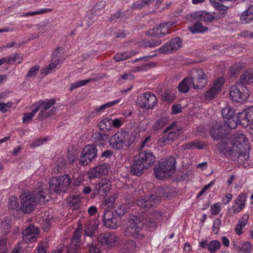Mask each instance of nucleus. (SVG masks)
<instances>
[{
  "label": "nucleus",
  "mask_w": 253,
  "mask_h": 253,
  "mask_svg": "<svg viewBox=\"0 0 253 253\" xmlns=\"http://www.w3.org/2000/svg\"><path fill=\"white\" fill-rule=\"evenodd\" d=\"M239 143L237 146V150L231 153L230 157L232 161L241 165H244L249 161L250 146L245 135L239 138Z\"/></svg>",
  "instance_id": "2"
},
{
  "label": "nucleus",
  "mask_w": 253,
  "mask_h": 253,
  "mask_svg": "<svg viewBox=\"0 0 253 253\" xmlns=\"http://www.w3.org/2000/svg\"><path fill=\"white\" fill-rule=\"evenodd\" d=\"M89 253H100L101 250L97 245L91 244L89 248Z\"/></svg>",
  "instance_id": "64"
},
{
  "label": "nucleus",
  "mask_w": 253,
  "mask_h": 253,
  "mask_svg": "<svg viewBox=\"0 0 253 253\" xmlns=\"http://www.w3.org/2000/svg\"><path fill=\"white\" fill-rule=\"evenodd\" d=\"M39 230L38 228H35L34 226H30L23 231V235L29 242H33L36 240V235H38Z\"/></svg>",
  "instance_id": "30"
},
{
  "label": "nucleus",
  "mask_w": 253,
  "mask_h": 253,
  "mask_svg": "<svg viewBox=\"0 0 253 253\" xmlns=\"http://www.w3.org/2000/svg\"><path fill=\"white\" fill-rule=\"evenodd\" d=\"M56 103L55 99H45L40 100L34 105L35 109H38L37 112L40 110L38 115V119L39 121H42L48 117H51L53 114V109L47 111L51 107L53 106Z\"/></svg>",
  "instance_id": "5"
},
{
  "label": "nucleus",
  "mask_w": 253,
  "mask_h": 253,
  "mask_svg": "<svg viewBox=\"0 0 253 253\" xmlns=\"http://www.w3.org/2000/svg\"><path fill=\"white\" fill-rule=\"evenodd\" d=\"M111 185L112 183L109 179H102L95 186L96 194L105 197L110 191Z\"/></svg>",
  "instance_id": "25"
},
{
  "label": "nucleus",
  "mask_w": 253,
  "mask_h": 253,
  "mask_svg": "<svg viewBox=\"0 0 253 253\" xmlns=\"http://www.w3.org/2000/svg\"><path fill=\"white\" fill-rule=\"evenodd\" d=\"M20 211L25 213H30L34 210L36 205L35 195L31 192L23 193L20 196Z\"/></svg>",
  "instance_id": "8"
},
{
  "label": "nucleus",
  "mask_w": 253,
  "mask_h": 253,
  "mask_svg": "<svg viewBox=\"0 0 253 253\" xmlns=\"http://www.w3.org/2000/svg\"><path fill=\"white\" fill-rule=\"evenodd\" d=\"M221 210V206L219 203L213 204L211 207V212L212 215L218 214Z\"/></svg>",
  "instance_id": "55"
},
{
  "label": "nucleus",
  "mask_w": 253,
  "mask_h": 253,
  "mask_svg": "<svg viewBox=\"0 0 253 253\" xmlns=\"http://www.w3.org/2000/svg\"><path fill=\"white\" fill-rule=\"evenodd\" d=\"M148 169L139 158L136 156L132 160L130 167V173L132 175L139 176L141 175Z\"/></svg>",
  "instance_id": "21"
},
{
  "label": "nucleus",
  "mask_w": 253,
  "mask_h": 253,
  "mask_svg": "<svg viewBox=\"0 0 253 253\" xmlns=\"http://www.w3.org/2000/svg\"><path fill=\"white\" fill-rule=\"evenodd\" d=\"M168 33L167 25L165 23H162L161 24L159 27H154L147 31L146 32V35L160 39V38L164 37Z\"/></svg>",
  "instance_id": "24"
},
{
  "label": "nucleus",
  "mask_w": 253,
  "mask_h": 253,
  "mask_svg": "<svg viewBox=\"0 0 253 253\" xmlns=\"http://www.w3.org/2000/svg\"><path fill=\"white\" fill-rule=\"evenodd\" d=\"M240 19L243 23H249L253 20V15L247 9L242 13Z\"/></svg>",
  "instance_id": "43"
},
{
  "label": "nucleus",
  "mask_w": 253,
  "mask_h": 253,
  "mask_svg": "<svg viewBox=\"0 0 253 253\" xmlns=\"http://www.w3.org/2000/svg\"><path fill=\"white\" fill-rule=\"evenodd\" d=\"M206 146L204 143L201 142L199 140H194L191 142L183 144L182 147L186 149H194L198 148L199 149H203Z\"/></svg>",
  "instance_id": "37"
},
{
  "label": "nucleus",
  "mask_w": 253,
  "mask_h": 253,
  "mask_svg": "<svg viewBox=\"0 0 253 253\" xmlns=\"http://www.w3.org/2000/svg\"><path fill=\"white\" fill-rule=\"evenodd\" d=\"M253 247L250 242H246L241 244V252L243 253H250Z\"/></svg>",
  "instance_id": "48"
},
{
  "label": "nucleus",
  "mask_w": 253,
  "mask_h": 253,
  "mask_svg": "<svg viewBox=\"0 0 253 253\" xmlns=\"http://www.w3.org/2000/svg\"><path fill=\"white\" fill-rule=\"evenodd\" d=\"M113 59L116 62L121 61L128 59V55L126 54V51L119 52L114 56Z\"/></svg>",
  "instance_id": "51"
},
{
  "label": "nucleus",
  "mask_w": 253,
  "mask_h": 253,
  "mask_svg": "<svg viewBox=\"0 0 253 253\" xmlns=\"http://www.w3.org/2000/svg\"><path fill=\"white\" fill-rule=\"evenodd\" d=\"M108 172V165L107 164H103L97 166L91 169L89 172V178H94L98 177L102 175H105Z\"/></svg>",
  "instance_id": "26"
},
{
  "label": "nucleus",
  "mask_w": 253,
  "mask_h": 253,
  "mask_svg": "<svg viewBox=\"0 0 253 253\" xmlns=\"http://www.w3.org/2000/svg\"><path fill=\"white\" fill-rule=\"evenodd\" d=\"M111 121L112 120L110 118L103 119L98 123V126L101 131L104 132L108 131L111 129Z\"/></svg>",
  "instance_id": "36"
},
{
  "label": "nucleus",
  "mask_w": 253,
  "mask_h": 253,
  "mask_svg": "<svg viewBox=\"0 0 253 253\" xmlns=\"http://www.w3.org/2000/svg\"><path fill=\"white\" fill-rule=\"evenodd\" d=\"M116 196L115 195L105 198V202L109 206H112L115 202Z\"/></svg>",
  "instance_id": "62"
},
{
  "label": "nucleus",
  "mask_w": 253,
  "mask_h": 253,
  "mask_svg": "<svg viewBox=\"0 0 253 253\" xmlns=\"http://www.w3.org/2000/svg\"><path fill=\"white\" fill-rule=\"evenodd\" d=\"M96 229L97 226L95 225L89 224L87 225L85 228V235L90 237L92 236Z\"/></svg>",
  "instance_id": "49"
},
{
  "label": "nucleus",
  "mask_w": 253,
  "mask_h": 253,
  "mask_svg": "<svg viewBox=\"0 0 253 253\" xmlns=\"http://www.w3.org/2000/svg\"><path fill=\"white\" fill-rule=\"evenodd\" d=\"M52 9L51 8H44L39 11H36L32 12H28L24 14L25 16H29V15H35L38 14H41L44 13H46L48 12L51 11Z\"/></svg>",
  "instance_id": "58"
},
{
  "label": "nucleus",
  "mask_w": 253,
  "mask_h": 253,
  "mask_svg": "<svg viewBox=\"0 0 253 253\" xmlns=\"http://www.w3.org/2000/svg\"><path fill=\"white\" fill-rule=\"evenodd\" d=\"M40 66L38 65H36L31 68L26 76V79L28 80V78L35 76L40 70Z\"/></svg>",
  "instance_id": "53"
},
{
  "label": "nucleus",
  "mask_w": 253,
  "mask_h": 253,
  "mask_svg": "<svg viewBox=\"0 0 253 253\" xmlns=\"http://www.w3.org/2000/svg\"><path fill=\"white\" fill-rule=\"evenodd\" d=\"M90 81V79L83 80L77 81L76 82L73 83L71 84L70 87V90L72 91L73 89L83 86L88 83Z\"/></svg>",
  "instance_id": "46"
},
{
  "label": "nucleus",
  "mask_w": 253,
  "mask_h": 253,
  "mask_svg": "<svg viewBox=\"0 0 253 253\" xmlns=\"http://www.w3.org/2000/svg\"><path fill=\"white\" fill-rule=\"evenodd\" d=\"M136 247L135 243L132 240H126L123 242L121 250L124 253H131Z\"/></svg>",
  "instance_id": "33"
},
{
  "label": "nucleus",
  "mask_w": 253,
  "mask_h": 253,
  "mask_svg": "<svg viewBox=\"0 0 253 253\" xmlns=\"http://www.w3.org/2000/svg\"><path fill=\"white\" fill-rule=\"evenodd\" d=\"M137 156L148 169L152 167L156 161V157L154 153L147 149L140 150Z\"/></svg>",
  "instance_id": "20"
},
{
  "label": "nucleus",
  "mask_w": 253,
  "mask_h": 253,
  "mask_svg": "<svg viewBox=\"0 0 253 253\" xmlns=\"http://www.w3.org/2000/svg\"><path fill=\"white\" fill-rule=\"evenodd\" d=\"M221 225L220 219L218 218H216L213 224L212 231L215 234H217L219 231L220 226Z\"/></svg>",
  "instance_id": "57"
},
{
  "label": "nucleus",
  "mask_w": 253,
  "mask_h": 253,
  "mask_svg": "<svg viewBox=\"0 0 253 253\" xmlns=\"http://www.w3.org/2000/svg\"><path fill=\"white\" fill-rule=\"evenodd\" d=\"M210 134L214 140H220L224 138L226 136V133L222 126H212L210 128Z\"/></svg>",
  "instance_id": "28"
},
{
  "label": "nucleus",
  "mask_w": 253,
  "mask_h": 253,
  "mask_svg": "<svg viewBox=\"0 0 253 253\" xmlns=\"http://www.w3.org/2000/svg\"><path fill=\"white\" fill-rule=\"evenodd\" d=\"M10 220L2 221L0 225V230L4 234H7L10 230Z\"/></svg>",
  "instance_id": "44"
},
{
  "label": "nucleus",
  "mask_w": 253,
  "mask_h": 253,
  "mask_svg": "<svg viewBox=\"0 0 253 253\" xmlns=\"http://www.w3.org/2000/svg\"><path fill=\"white\" fill-rule=\"evenodd\" d=\"M221 113L225 124L231 129L236 128L237 126L236 120L238 119L234 109L230 106L226 105L221 109Z\"/></svg>",
  "instance_id": "10"
},
{
  "label": "nucleus",
  "mask_w": 253,
  "mask_h": 253,
  "mask_svg": "<svg viewBox=\"0 0 253 253\" xmlns=\"http://www.w3.org/2000/svg\"><path fill=\"white\" fill-rule=\"evenodd\" d=\"M181 41L179 37L172 39L159 48L160 53H173L181 46Z\"/></svg>",
  "instance_id": "18"
},
{
  "label": "nucleus",
  "mask_w": 253,
  "mask_h": 253,
  "mask_svg": "<svg viewBox=\"0 0 253 253\" xmlns=\"http://www.w3.org/2000/svg\"><path fill=\"white\" fill-rule=\"evenodd\" d=\"M159 196L153 195L140 196L136 201V204L138 206L142 208L149 209L159 201Z\"/></svg>",
  "instance_id": "19"
},
{
  "label": "nucleus",
  "mask_w": 253,
  "mask_h": 253,
  "mask_svg": "<svg viewBox=\"0 0 253 253\" xmlns=\"http://www.w3.org/2000/svg\"><path fill=\"white\" fill-rule=\"evenodd\" d=\"M244 134L242 133H234L228 138H222L216 145V147L219 153H221L225 157H231V153L237 150V146L239 143V138Z\"/></svg>",
  "instance_id": "3"
},
{
  "label": "nucleus",
  "mask_w": 253,
  "mask_h": 253,
  "mask_svg": "<svg viewBox=\"0 0 253 253\" xmlns=\"http://www.w3.org/2000/svg\"><path fill=\"white\" fill-rule=\"evenodd\" d=\"M92 137L95 143L98 144H102V142L108 139V135L106 134L96 132L93 133Z\"/></svg>",
  "instance_id": "40"
},
{
  "label": "nucleus",
  "mask_w": 253,
  "mask_h": 253,
  "mask_svg": "<svg viewBox=\"0 0 253 253\" xmlns=\"http://www.w3.org/2000/svg\"><path fill=\"white\" fill-rule=\"evenodd\" d=\"M6 244V238H1L0 239V253H6L7 249Z\"/></svg>",
  "instance_id": "60"
},
{
  "label": "nucleus",
  "mask_w": 253,
  "mask_h": 253,
  "mask_svg": "<svg viewBox=\"0 0 253 253\" xmlns=\"http://www.w3.org/2000/svg\"><path fill=\"white\" fill-rule=\"evenodd\" d=\"M176 125V123H172L169 126H168L166 129H165L164 131V135L163 136L159 139V141L165 144H167L169 143L170 141H173L174 139L178 138L179 135V131L177 130L175 131L172 130L170 132H169L168 133H167L169 132V130H171L174 126Z\"/></svg>",
  "instance_id": "23"
},
{
  "label": "nucleus",
  "mask_w": 253,
  "mask_h": 253,
  "mask_svg": "<svg viewBox=\"0 0 253 253\" xmlns=\"http://www.w3.org/2000/svg\"><path fill=\"white\" fill-rule=\"evenodd\" d=\"M97 240L103 247H113L117 241V237L114 233L105 232L100 234Z\"/></svg>",
  "instance_id": "22"
},
{
  "label": "nucleus",
  "mask_w": 253,
  "mask_h": 253,
  "mask_svg": "<svg viewBox=\"0 0 253 253\" xmlns=\"http://www.w3.org/2000/svg\"><path fill=\"white\" fill-rule=\"evenodd\" d=\"M67 202L69 206L73 210H78L81 206V198L79 195H72L70 196Z\"/></svg>",
  "instance_id": "34"
},
{
  "label": "nucleus",
  "mask_w": 253,
  "mask_h": 253,
  "mask_svg": "<svg viewBox=\"0 0 253 253\" xmlns=\"http://www.w3.org/2000/svg\"><path fill=\"white\" fill-rule=\"evenodd\" d=\"M66 165V161L62 159L56 165L54 168V172L57 173L61 172L62 169L65 168Z\"/></svg>",
  "instance_id": "50"
},
{
  "label": "nucleus",
  "mask_w": 253,
  "mask_h": 253,
  "mask_svg": "<svg viewBox=\"0 0 253 253\" xmlns=\"http://www.w3.org/2000/svg\"><path fill=\"white\" fill-rule=\"evenodd\" d=\"M220 242L217 240H212L209 242L208 250L211 253L216 252L220 248Z\"/></svg>",
  "instance_id": "42"
},
{
  "label": "nucleus",
  "mask_w": 253,
  "mask_h": 253,
  "mask_svg": "<svg viewBox=\"0 0 253 253\" xmlns=\"http://www.w3.org/2000/svg\"><path fill=\"white\" fill-rule=\"evenodd\" d=\"M168 123V119L166 117L161 118L157 120L152 126V128L155 131H159L162 129Z\"/></svg>",
  "instance_id": "38"
},
{
  "label": "nucleus",
  "mask_w": 253,
  "mask_h": 253,
  "mask_svg": "<svg viewBox=\"0 0 253 253\" xmlns=\"http://www.w3.org/2000/svg\"><path fill=\"white\" fill-rule=\"evenodd\" d=\"M237 120H236L237 125L239 124L244 127H247L253 121V107H249L242 112H239L237 115Z\"/></svg>",
  "instance_id": "14"
},
{
  "label": "nucleus",
  "mask_w": 253,
  "mask_h": 253,
  "mask_svg": "<svg viewBox=\"0 0 253 253\" xmlns=\"http://www.w3.org/2000/svg\"><path fill=\"white\" fill-rule=\"evenodd\" d=\"M150 215L158 222L161 221L163 219V213L160 211H154L151 212Z\"/></svg>",
  "instance_id": "56"
},
{
  "label": "nucleus",
  "mask_w": 253,
  "mask_h": 253,
  "mask_svg": "<svg viewBox=\"0 0 253 253\" xmlns=\"http://www.w3.org/2000/svg\"><path fill=\"white\" fill-rule=\"evenodd\" d=\"M151 45V48L159 46L162 43V40L159 39H151L149 40Z\"/></svg>",
  "instance_id": "63"
},
{
  "label": "nucleus",
  "mask_w": 253,
  "mask_h": 253,
  "mask_svg": "<svg viewBox=\"0 0 253 253\" xmlns=\"http://www.w3.org/2000/svg\"><path fill=\"white\" fill-rule=\"evenodd\" d=\"M192 84L194 89H201L204 87L208 83L207 75L202 69H195L192 72Z\"/></svg>",
  "instance_id": "13"
},
{
  "label": "nucleus",
  "mask_w": 253,
  "mask_h": 253,
  "mask_svg": "<svg viewBox=\"0 0 253 253\" xmlns=\"http://www.w3.org/2000/svg\"><path fill=\"white\" fill-rule=\"evenodd\" d=\"M253 82V71L251 70H247L240 76V79L237 83L241 84L243 85L251 84Z\"/></svg>",
  "instance_id": "31"
},
{
  "label": "nucleus",
  "mask_w": 253,
  "mask_h": 253,
  "mask_svg": "<svg viewBox=\"0 0 253 253\" xmlns=\"http://www.w3.org/2000/svg\"><path fill=\"white\" fill-rule=\"evenodd\" d=\"M81 236V229L79 228L76 229L71 239V243L67 247V253H80Z\"/></svg>",
  "instance_id": "16"
},
{
  "label": "nucleus",
  "mask_w": 253,
  "mask_h": 253,
  "mask_svg": "<svg viewBox=\"0 0 253 253\" xmlns=\"http://www.w3.org/2000/svg\"><path fill=\"white\" fill-rule=\"evenodd\" d=\"M163 101L167 102H171L175 99V95L173 92L169 89H166L161 94Z\"/></svg>",
  "instance_id": "39"
},
{
  "label": "nucleus",
  "mask_w": 253,
  "mask_h": 253,
  "mask_svg": "<svg viewBox=\"0 0 253 253\" xmlns=\"http://www.w3.org/2000/svg\"><path fill=\"white\" fill-rule=\"evenodd\" d=\"M182 111V106L180 104H173L171 108V114H176Z\"/></svg>",
  "instance_id": "59"
},
{
  "label": "nucleus",
  "mask_w": 253,
  "mask_h": 253,
  "mask_svg": "<svg viewBox=\"0 0 253 253\" xmlns=\"http://www.w3.org/2000/svg\"><path fill=\"white\" fill-rule=\"evenodd\" d=\"M193 81L190 77L184 78L179 84L178 91L181 93H185L189 91L190 86L192 84Z\"/></svg>",
  "instance_id": "32"
},
{
  "label": "nucleus",
  "mask_w": 253,
  "mask_h": 253,
  "mask_svg": "<svg viewBox=\"0 0 253 253\" xmlns=\"http://www.w3.org/2000/svg\"><path fill=\"white\" fill-rule=\"evenodd\" d=\"M121 218L113 211H106L103 214L102 221L105 226L108 228L116 229L122 224Z\"/></svg>",
  "instance_id": "11"
},
{
  "label": "nucleus",
  "mask_w": 253,
  "mask_h": 253,
  "mask_svg": "<svg viewBox=\"0 0 253 253\" xmlns=\"http://www.w3.org/2000/svg\"><path fill=\"white\" fill-rule=\"evenodd\" d=\"M45 138H38L34 141L31 145L30 147L35 148L41 145L44 141H46Z\"/></svg>",
  "instance_id": "61"
},
{
  "label": "nucleus",
  "mask_w": 253,
  "mask_h": 253,
  "mask_svg": "<svg viewBox=\"0 0 253 253\" xmlns=\"http://www.w3.org/2000/svg\"><path fill=\"white\" fill-rule=\"evenodd\" d=\"M129 136V133L125 130L118 131L109 139V142L112 148L120 150L126 145V142Z\"/></svg>",
  "instance_id": "9"
},
{
  "label": "nucleus",
  "mask_w": 253,
  "mask_h": 253,
  "mask_svg": "<svg viewBox=\"0 0 253 253\" xmlns=\"http://www.w3.org/2000/svg\"><path fill=\"white\" fill-rule=\"evenodd\" d=\"M157 102V99L155 95L150 92L144 93L138 101L139 106L147 110L152 109Z\"/></svg>",
  "instance_id": "15"
},
{
  "label": "nucleus",
  "mask_w": 253,
  "mask_h": 253,
  "mask_svg": "<svg viewBox=\"0 0 253 253\" xmlns=\"http://www.w3.org/2000/svg\"><path fill=\"white\" fill-rule=\"evenodd\" d=\"M97 155V150L94 145H87L83 150L79 162L83 166H85L95 159Z\"/></svg>",
  "instance_id": "12"
},
{
  "label": "nucleus",
  "mask_w": 253,
  "mask_h": 253,
  "mask_svg": "<svg viewBox=\"0 0 253 253\" xmlns=\"http://www.w3.org/2000/svg\"><path fill=\"white\" fill-rule=\"evenodd\" d=\"M230 97L235 102H241L246 100L250 95L247 87L237 83L230 88Z\"/></svg>",
  "instance_id": "6"
},
{
  "label": "nucleus",
  "mask_w": 253,
  "mask_h": 253,
  "mask_svg": "<svg viewBox=\"0 0 253 253\" xmlns=\"http://www.w3.org/2000/svg\"><path fill=\"white\" fill-rule=\"evenodd\" d=\"M176 160L174 157L169 156L161 159L154 169L155 177L163 179L171 176L176 170Z\"/></svg>",
  "instance_id": "1"
},
{
  "label": "nucleus",
  "mask_w": 253,
  "mask_h": 253,
  "mask_svg": "<svg viewBox=\"0 0 253 253\" xmlns=\"http://www.w3.org/2000/svg\"><path fill=\"white\" fill-rule=\"evenodd\" d=\"M8 208L10 212L13 214H14V211L16 209V197H11L9 199Z\"/></svg>",
  "instance_id": "52"
},
{
  "label": "nucleus",
  "mask_w": 253,
  "mask_h": 253,
  "mask_svg": "<svg viewBox=\"0 0 253 253\" xmlns=\"http://www.w3.org/2000/svg\"><path fill=\"white\" fill-rule=\"evenodd\" d=\"M71 180L68 174L59 176L56 179L49 181L51 192L58 194L68 192L71 188Z\"/></svg>",
  "instance_id": "4"
},
{
  "label": "nucleus",
  "mask_w": 253,
  "mask_h": 253,
  "mask_svg": "<svg viewBox=\"0 0 253 253\" xmlns=\"http://www.w3.org/2000/svg\"><path fill=\"white\" fill-rule=\"evenodd\" d=\"M143 226V223L136 216L132 215L128 219L125 230V235L127 237L139 235Z\"/></svg>",
  "instance_id": "7"
},
{
  "label": "nucleus",
  "mask_w": 253,
  "mask_h": 253,
  "mask_svg": "<svg viewBox=\"0 0 253 253\" xmlns=\"http://www.w3.org/2000/svg\"><path fill=\"white\" fill-rule=\"evenodd\" d=\"M224 83V79L219 77L216 79L212 85L205 93V96L207 100L211 101L213 100L222 90Z\"/></svg>",
  "instance_id": "17"
},
{
  "label": "nucleus",
  "mask_w": 253,
  "mask_h": 253,
  "mask_svg": "<svg viewBox=\"0 0 253 253\" xmlns=\"http://www.w3.org/2000/svg\"><path fill=\"white\" fill-rule=\"evenodd\" d=\"M59 64V60H57L54 61L53 63L49 64L48 66H46L45 68L42 69L41 71V74L43 76H45L47 75L48 73L52 71L54 69L56 68V66L58 64Z\"/></svg>",
  "instance_id": "41"
},
{
  "label": "nucleus",
  "mask_w": 253,
  "mask_h": 253,
  "mask_svg": "<svg viewBox=\"0 0 253 253\" xmlns=\"http://www.w3.org/2000/svg\"><path fill=\"white\" fill-rule=\"evenodd\" d=\"M246 199L247 197L244 194L241 193L239 195L234 201V205L230 210H231L230 213L233 214L242 211L245 208Z\"/></svg>",
  "instance_id": "27"
},
{
  "label": "nucleus",
  "mask_w": 253,
  "mask_h": 253,
  "mask_svg": "<svg viewBox=\"0 0 253 253\" xmlns=\"http://www.w3.org/2000/svg\"><path fill=\"white\" fill-rule=\"evenodd\" d=\"M188 29L192 34L204 33L208 30V28L203 26L200 22H196L192 26L189 27Z\"/></svg>",
  "instance_id": "35"
},
{
  "label": "nucleus",
  "mask_w": 253,
  "mask_h": 253,
  "mask_svg": "<svg viewBox=\"0 0 253 253\" xmlns=\"http://www.w3.org/2000/svg\"><path fill=\"white\" fill-rule=\"evenodd\" d=\"M38 109H34L31 113L25 114L22 119L24 124H27L33 119L35 115L37 113Z\"/></svg>",
  "instance_id": "47"
},
{
  "label": "nucleus",
  "mask_w": 253,
  "mask_h": 253,
  "mask_svg": "<svg viewBox=\"0 0 253 253\" xmlns=\"http://www.w3.org/2000/svg\"><path fill=\"white\" fill-rule=\"evenodd\" d=\"M127 206L125 204H121L118 206L117 209L113 210L114 212H115L118 215H119L121 218L122 216L127 212Z\"/></svg>",
  "instance_id": "45"
},
{
  "label": "nucleus",
  "mask_w": 253,
  "mask_h": 253,
  "mask_svg": "<svg viewBox=\"0 0 253 253\" xmlns=\"http://www.w3.org/2000/svg\"><path fill=\"white\" fill-rule=\"evenodd\" d=\"M191 16L200 21L211 22L214 20L213 15L206 11H197L191 14Z\"/></svg>",
  "instance_id": "29"
},
{
  "label": "nucleus",
  "mask_w": 253,
  "mask_h": 253,
  "mask_svg": "<svg viewBox=\"0 0 253 253\" xmlns=\"http://www.w3.org/2000/svg\"><path fill=\"white\" fill-rule=\"evenodd\" d=\"M152 144V142L151 141V137L150 136H148L142 142L140 146V150H145L144 149L145 147L148 148L150 147Z\"/></svg>",
  "instance_id": "54"
}]
</instances>
